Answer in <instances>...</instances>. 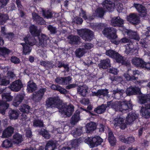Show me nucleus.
Wrapping results in <instances>:
<instances>
[{
	"label": "nucleus",
	"instance_id": "obj_1",
	"mask_svg": "<svg viewBox=\"0 0 150 150\" xmlns=\"http://www.w3.org/2000/svg\"><path fill=\"white\" fill-rule=\"evenodd\" d=\"M47 107H54L59 109V112L62 117H70L74 111V107L71 104L67 105L63 103L58 97L50 98L46 101Z\"/></svg>",
	"mask_w": 150,
	"mask_h": 150
},
{
	"label": "nucleus",
	"instance_id": "obj_2",
	"mask_svg": "<svg viewBox=\"0 0 150 150\" xmlns=\"http://www.w3.org/2000/svg\"><path fill=\"white\" fill-rule=\"evenodd\" d=\"M103 5L104 10L102 8H98L95 11L96 14L94 15L100 17H102L104 15L105 11H111L113 10L115 6L119 12H121L123 10V5L122 4H118L117 5H115L110 0H105L103 2Z\"/></svg>",
	"mask_w": 150,
	"mask_h": 150
},
{
	"label": "nucleus",
	"instance_id": "obj_3",
	"mask_svg": "<svg viewBox=\"0 0 150 150\" xmlns=\"http://www.w3.org/2000/svg\"><path fill=\"white\" fill-rule=\"evenodd\" d=\"M108 106L114 109L116 111L119 110L123 112H126L132 110V104L126 101L122 102L111 101L107 103Z\"/></svg>",
	"mask_w": 150,
	"mask_h": 150
},
{
	"label": "nucleus",
	"instance_id": "obj_4",
	"mask_svg": "<svg viewBox=\"0 0 150 150\" xmlns=\"http://www.w3.org/2000/svg\"><path fill=\"white\" fill-rule=\"evenodd\" d=\"M30 33L34 36H38L39 43L37 44L39 46L43 47L46 46L47 43L49 41L48 38L44 34L39 35V32L37 30V28L34 25L30 27Z\"/></svg>",
	"mask_w": 150,
	"mask_h": 150
},
{
	"label": "nucleus",
	"instance_id": "obj_5",
	"mask_svg": "<svg viewBox=\"0 0 150 150\" xmlns=\"http://www.w3.org/2000/svg\"><path fill=\"white\" fill-rule=\"evenodd\" d=\"M24 40L25 43L21 44L23 46V52L24 54H28L31 52L32 48L27 45L32 46L36 43V41L34 37H30L29 35L25 37Z\"/></svg>",
	"mask_w": 150,
	"mask_h": 150
},
{
	"label": "nucleus",
	"instance_id": "obj_6",
	"mask_svg": "<svg viewBox=\"0 0 150 150\" xmlns=\"http://www.w3.org/2000/svg\"><path fill=\"white\" fill-rule=\"evenodd\" d=\"M119 42L122 43H129V44L125 45L126 47L125 52L127 54H132L137 49V46L135 45L133 43L131 42L130 39L126 37L122 38Z\"/></svg>",
	"mask_w": 150,
	"mask_h": 150
},
{
	"label": "nucleus",
	"instance_id": "obj_7",
	"mask_svg": "<svg viewBox=\"0 0 150 150\" xmlns=\"http://www.w3.org/2000/svg\"><path fill=\"white\" fill-rule=\"evenodd\" d=\"M78 34L83 40L90 41L93 37V32L88 29H81L77 30Z\"/></svg>",
	"mask_w": 150,
	"mask_h": 150
},
{
	"label": "nucleus",
	"instance_id": "obj_8",
	"mask_svg": "<svg viewBox=\"0 0 150 150\" xmlns=\"http://www.w3.org/2000/svg\"><path fill=\"white\" fill-rule=\"evenodd\" d=\"M85 142L90 145L91 147H93L100 145L103 142V139L100 137L96 136L94 137H88Z\"/></svg>",
	"mask_w": 150,
	"mask_h": 150
},
{
	"label": "nucleus",
	"instance_id": "obj_9",
	"mask_svg": "<svg viewBox=\"0 0 150 150\" xmlns=\"http://www.w3.org/2000/svg\"><path fill=\"white\" fill-rule=\"evenodd\" d=\"M103 34L110 39H114L117 38L116 30L113 28H105L103 31Z\"/></svg>",
	"mask_w": 150,
	"mask_h": 150
},
{
	"label": "nucleus",
	"instance_id": "obj_10",
	"mask_svg": "<svg viewBox=\"0 0 150 150\" xmlns=\"http://www.w3.org/2000/svg\"><path fill=\"white\" fill-rule=\"evenodd\" d=\"M125 118L122 115L117 116L112 121V123L115 127L119 126L122 129H124L126 127V125L124 123Z\"/></svg>",
	"mask_w": 150,
	"mask_h": 150
},
{
	"label": "nucleus",
	"instance_id": "obj_11",
	"mask_svg": "<svg viewBox=\"0 0 150 150\" xmlns=\"http://www.w3.org/2000/svg\"><path fill=\"white\" fill-rule=\"evenodd\" d=\"M140 115L145 118L150 117V104H147L141 107L140 111Z\"/></svg>",
	"mask_w": 150,
	"mask_h": 150
},
{
	"label": "nucleus",
	"instance_id": "obj_12",
	"mask_svg": "<svg viewBox=\"0 0 150 150\" xmlns=\"http://www.w3.org/2000/svg\"><path fill=\"white\" fill-rule=\"evenodd\" d=\"M126 19L127 21L133 24H138L140 22L139 17L135 13H131L127 16Z\"/></svg>",
	"mask_w": 150,
	"mask_h": 150
},
{
	"label": "nucleus",
	"instance_id": "obj_13",
	"mask_svg": "<svg viewBox=\"0 0 150 150\" xmlns=\"http://www.w3.org/2000/svg\"><path fill=\"white\" fill-rule=\"evenodd\" d=\"M46 91L45 88H42L38 91L35 92L33 94V99L37 102L40 101L42 98Z\"/></svg>",
	"mask_w": 150,
	"mask_h": 150
},
{
	"label": "nucleus",
	"instance_id": "obj_14",
	"mask_svg": "<svg viewBox=\"0 0 150 150\" xmlns=\"http://www.w3.org/2000/svg\"><path fill=\"white\" fill-rule=\"evenodd\" d=\"M134 6L139 12L141 16L145 17L148 16L146 9L142 5L139 4H134Z\"/></svg>",
	"mask_w": 150,
	"mask_h": 150
},
{
	"label": "nucleus",
	"instance_id": "obj_15",
	"mask_svg": "<svg viewBox=\"0 0 150 150\" xmlns=\"http://www.w3.org/2000/svg\"><path fill=\"white\" fill-rule=\"evenodd\" d=\"M22 87L23 85L21 81L18 80L11 84L8 87L13 91L18 92L21 90Z\"/></svg>",
	"mask_w": 150,
	"mask_h": 150
},
{
	"label": "nucleus",
	"instance_id": "obj_16",
	"mask_svg": "<svg viewBox=\"0 0 150 150\" xmlns=\"http://www.w3.org/2000/svg\"><path fill=\"white\" fill-rule=\"evenodd\" d=\"M122 32L124 34L127 33L129 38L131 39H134L136 40H139V36L136 32L126 29H124Z\"/></svg>",
	"mask_w": 150,
	"mask_h": 150
},
{
	"label": "nucleus",
	"instance_id": "obj_17",
	"mask_svg": "<svg viewBox=\"0 0 150 150\" xmlns=\"http://www.w3.org/2000/svg\"><path fill=\"white\" fill-rule=\"evenodd\" d=\"M71 80V78L68 76L64 77H57L55 79V81L58 84L64 85L69 83Z\"/></svg>",
	"mask_w": 150,
	"mask_h": 150
},
{
	"label": "nucleus",
	"instance_id": "obj_18",
	"mask_svg": "<svg viewBox=\"0 0 150 150\" xmlns=\"http://www.w3.org/2000/svg\"><path fill=\"white\" fill-rule=\"evenodd\" d=\"M140 89L136 86H131L127 88L126 91V94L129 96L140 94Z\"/></svg>",
	"mask_w": 150,
	"mask_h": 150
},
{
	"label": "nucleus",
	"instance_id": "obj_19",
	"mask_svg": "<svg viewBox=\"0 0 150 150\" xmlns=\"http://www.w3.org/2000/svg\"><path fill=\"white\" fill-rule=\"evenodd\" d=\"M25 96L23 93L17 94L15 97L13 105L15 106H18L22 101Z\"/></svg>",
	"mask_w": 150,
	"mask_h": 150
},
{
	"label": "nucleus",
	"instance_id": "obj_20",
	"mask_svg": "<svg viewBox=\"0 0 150 150\" xmlns=\"http://www.w3.org/2000/svg\"><path fill=\"white\" fill-rule=\"evenodd\" d=\"M123 23V20L121 19L119 16L114 17L111 20V24L113 26H121Z\"/></svg>",
	"mask_w": 150,
	"mask_h": 150
},
{
	"label": "nucleus",
	"instance_id": "obj_21",
	"mask_svg": "<svg viewBox=\"0 0 150 150\" xmlns=\"http://www.w3.org/2000/svg\"><path fill=\"white\" fill-rule=\"evenodd\" d=\"M14 128L11 126L6 128L3 132L2 137L6 138L11 136L13 132Z\"/></svg>",
	"mask_w": 150,
	"mask_h": 150
},
{
	"label": "nucleus",
	"instance_id": "obj_22",
	"mask_svg": "<svg viewBox=\"0 0 150 150\" xmlns=\"http://www.w3.org/2000/svg\"><path fill=\"white\" fill-rule=\"evenodd\" d=\"M69 42L71 44H78L80 42V38L77 36L70 35L67 37Z\"/></svg>",
	"mask_w": 150,
	"mask_h": 150
},
{
	"label": "nucleus",
	"instance_id": "obj_23",
	"mask_svg": "<svg viewBox=\"0 0 150 150\" xmlns=\"http://www.w3.org/2000/svg\"><path fill=\"white\" fill-rule=\"evenodd\" d=\"M37 89V87L36 85L33 81H30L28 82L27 89L28 92L29 93H32L33 91L36 90Z\"/></svg>",
	"mask_w": 150,
	"mask_h": 150
},
{
	"label": "nucleus",
	"instance_id": "obj_24",
	"mask_svg": "<svg viewBox=\"0 0 150 150\" xmlns=\"http://www.w3.org/2000/svg\"><path fill=\"white\" fill-rule=\"evenodd\" d=\"M32 16L33 18L34 21L38 24L40 25H42L45 24V21L43 18L40 17L36 13H33Z\"/></svg>",
	"mask_w": 150,
	"mask_h": 150
},
{
	"label": "nucleus",
	"instance_id": "obj_25",
	"mask_svg": "<svg viewBox=\"0 0 150 150\" xmlns=\"http://www.w3.org/2000/svg\"><path fill=\"white\" fill-rule=\"evenodd\" d=\"M137 115L134 113H130L126 117V122L127 124H130L137 117Z\"/></svg>",
	"mask_w": 150,
	"mask_h": 150
},
{
	"label": "nucleus",
	"instance_id": "obj_26",
	"mask_svg": "<svg viewBox=\"0 0 150 150\" xmlns=\"http://www.w3.org/2000/svg\"><path fill=\"white\" fill-rule=\"evenodd\" d=\"M100 68L103 69H106L108 67L110 66V60L108 59H106L105 60H102L100 63L98 64Z\"/></svg>",
	"mask_w": 150,
	"mask_h": 150
},
{
	"label": "nucleus",
	"instance_id": "obj_27",
	"mask_svg": "<svg viewBox=\"0 0 150 150\" xmlns=\"http://www.w3.org/2000/svg\"><path fill=\"white\" fill-rule=\"evenodd\" d=\"M86 132L89 133L93 131L96 129V125L94 122H91L88 123L86 126Z\"/></svg>",
	"mask_w": 150,
	"mask_h": 150
},
{
	"label": "nucleus",
	"instance_id": "obj_28",
	"mask_svg": "<svg viewBox=\"0 0 150 150\" xmlns=\"http://www.w3.org/2000/svg\"><path fill=\"white\" fill-rule=\"evenodd\" d=\"M148 31L146 32L145 34L143 35L144 38L143 40L141 39L140 41V43L142 44V46L143 47L146 48H147V45L145 43L146 40L147 38L150 36V35H148L149 34H150V27L148 28Z\"/></svg>",
	"mask_w": 150,
	"mask_h": 150
},
{
	"label": "nucleus",
	"instance_id": "obj_29",
	"mask_svg": "<svg viewBox=\"0 0 150 150\" xmlns=\"http://www.w3.org/2000/svg\"><path fill=\"white\" fill-rule=\"evenodd\" d=\"M88 89L87 86L84 85L79 86L77 88V91L80 94L83 96H85L86 95Z\"/></svg>",
	"mask_w": 150,
	"mask_h": 150
},
{
	"label": "nucleus",
	"instance_id": "obj_30",
	"mask_svg": "<svg viewBox=\"0 0 150 150\" xmlns=\"http://www.w3.org/2000/svg\"><path fill=\"white\" fill-rule=\"evenodd\" d=\"M9 116L11 120L17 119L19 115V111L18 110H11L9 111Z\"/></svg>",
	"mask_w": 150,
	"mask_h": 150
},
{
	"label": "nucleus",
	"instance_id": "obj_31",
	"mask_svg": "<svg viewBox=\"0 0 150 150\" xmlns=\"http://www.w3.org/2000/svg\"><path fill=\"white\" fill-rule=\"evenodd\" d=\"M79 112L76 111L71 118L70 123L71 125H74L80 120Z\"/></svg>",
	"mask_w": 150,
	"mask_h": 150
},
{
	"label": "nucleus",
	"instance_id": "obj_32",
	"mask_svg": "<svg viewBox=\"0 0 150 150\" xmlns=\"http://www.w3.org/2000/svg\"><path fill=\"white\" fill-rule=\"evenodd\" d=\"M108 93L107 89L99 90L97 92H92V95L93 96H96L98 97H100L101 96H105Z\"/></svg>",
	"mask_w": 150,
	"mask_h": 150
},
{
	"label": "nucleus",
	"instance_id": "obj_33",
	"mask_svg": "<svg viewBox=\"0 0 150 150\" xmlns=\"http://www.w3.org/2000/svg\"><path fill=\"white\" fill-rule=\"evenodd\" d=\"M23 141V138L21 135L18 133H16L13 137V142L17 144L21 143Z\"/></svg>",
	"mask_w": 150,
	"mask_h": 150
},
{
	"label": "nucleus",
	"instance_id": "obj_34",
	"mask_svg": "<svg viewBox=\"0 0 150 150\" xmlns=\"http://www.w3.org/2000/svg\"><path fill=\"white\" fill-rule=\"evenodd\" d=\"M9 107L8 103L0 100V113L2 114L5 113V110Z\"/></svg>",
	"mask_w": 150,
	"mask_h": 150
},
{
	"label": "nucleus",
	"instance_id": "obj_35",
	"mask_svg": "<svg viewBox=\"0 0 150 150\" xmlns=\"http://www.w3.org/2000/svg\"><path fill=\"white\" fill-rule=\"evenodd\" d=\"M132 63L137 67H141L144 61L140 58L134 57L132 59Z\"/></svg>",
	"mask_w": 150,
	"mask_h": 150
},
{
	"label": "nucleus",
	"instance_id": "obj_36",
	"mask_svg": "<svg viewBox=\"0 0 150 150\" xmlns=\"http://www.w3.org/2000/svg\"><path fill=\"white\" fill-rule=\"evenodd\" d=\"M112 93L114 95L115 98L118 99L121 98L123 94L125 93V91L123 90H120L117 89L116 90H113Z\"/></svg>",
	"mask_w": 150,
	"mask_h": 150
},
{
	"label": "nucleus",
	"instance_id": "obj_37",
	"mask_svg": "<svg viewBox=\"0 0 150 150\" xmlns=\"http://www.w3.org/2000/svg\"><path fill=\"white\" fill-rule=\"evenodd\" d=\"M107 106L106 105L102 104L94 109V111L98 114H101L105 111Z\"/></svg>",
	"mask_w": 150,
	"mask_h": 150
},
{
	"label": "nucleus",
	"instance_id": "obj_38",
	"mask_svg": "<svg viewBox=\"0 0 150 150\" xmlns=\"http://www.w3.org/2000/svg\"><path fill=\"white\" fill-rule=\"evenodd\" d=\"M150 100L149 95H142L139 98V102L141 104H144Z\"/></svg>",
	"mask_w": 150,
	"mask_h": 150
},
{
	"label": "nucleus",
	"instance_id": "obj_39",
	"mask_svg": "<svg viewBox=\"0 0 150 150\" xmlns=\"http://www.w3.org/2000/svg\"><path fill=\"white\" fill-rule=\"evenodd\" d=\"M86 52L84 49L79 48L76 50L75 55L76 57L80 58L82 57Z\"/></svg>",
	"mask_w": 150,
	"mask_h": 150
},
{
	"label": "nucleus",
	"instance_id": "obj_40",
	"mask_svg": "<svg viewBox=\"0 0 150 150\" xmlns=\"http://www.w3.org/2000/svg\"><path fill=\"white\" fill-rule=\"evenodd\" d=\"M10 52V50L5 47L0 48V55L6 57Z\"/></svg>",
	"mask_w": 150,
	"mask_h": 150
},
{
	"label": "nucleus",
	"instance_id": "obj_41",
	"mask_svg": "<svg viewBox=\"0 0 150 150\" xmlns=\"http://www.w3.org/2000/svg\"><path fill=\"white\" fill-rule=\"evenodd\" d=\"M79 15L80 16L82 17L85 20L89 19V20H92L94 19V16H89L88 18L86 13L82 9H81V12L79 13Z\"/></svg>",
	"mask_w": 150,
	"mask_h": 150
},
{
	"label": "nucleus",
	"instance_id": "obj_42",
	"mask_svg": "<svg viewBox=\"0 0 150 150\" xmlns=\"http://www.w3.org/2000/svg\"><path fill=\"white\" fill-rule=\"evenodd\" d=\"M55 145L52 141H50L46 144L45 150H54Z\"/></svg>",
	"mask_w": 150,
	"mask_h": 150
},
{
	"label": "nucleus",
	"instance_id": "obj_43",
	"mask_svg": "<svg viewBox=\"0 0 150 150\" xmlns=\"http://www.w3.org/2000/svg\"><path fill=\"white\" fill-rule=\"evenodd\" d=\"M30 108V107L28 105L24 104L21 106L20 110L23 112H26L28 113L29 112Z\"/></svg>",
	"mask_w": 150,
	"mask_h": 150
},
{
	"label": "nucleus",
	"instance_id": "obj_44",
	"mask_svg": "<svg viewBox=\"0 0 150 150\" xmlns=\"http://www.w3.org/2000/svg\"><path fill=\"white\" fill-rule=\"evenodd\" d=\"M1 145L6 148L10 147L12 146V142L10 139H6L3 142Z\"/></svg>",
	"mask_w": 150,
	"mask_h": 150
},
{
	"label": "nucleus",
	"instance_id": "obj_45",
	"mask_svg": "<svg viewBox=\"0 0 150 150\" xmlns=\"http://www.w3.org/2000/svg\"><path fill=\"white\" fill-rule=\"evenodd\" d=\"M2 97L3 100L7 101H11L13 97L11 96L10 93H4L2 95Z\"/></svg>",
	"mask_w": 150,
	"mask_h": 150
},
{
	"label": "nucleus",
	"instance_id": "obj_46",
	"mask_svg": "<svg viewBox=\"0 0 150 150\" xmlns=\"http://www.w3.org/2000/svg\"><path fill=\"white\" fill-rule=\"evenodd\" d=\"M117 53L112 50H109L106 51V54L109 57L114 59L116 56H117Z\"/></svg>",
	"mask_w": 150,
	"mask_h": 150
},
{
	"label": "nucleus",
	"instance_id": "obj_47",
	"mask_svg": "<svg viewBox=\"0 0 150 150\" xmlns=\"http://www.w3.org/2000/svg\"><path fill=\"white\" fill-rule=\"evenodd\" d=\"M39 133L45 139H49L50 137V135L48 132L44 129H42Z\"/></svg>",
	"mask_w": 150,
	"mask_h": 150
},
{
	"label": "nucleus",
	"instance_id": "obj_48",
	"mask_svg": "<svg viewBox=\"0 0 150 150\" xmlns=\"http://www.w3.org/2000/svg\"><path fill=\"white\" fill-rule=\"evenodd\" d=\"M40 9V11H42V16L44 18H45L48 19L51 18L52 17V14L49 11H47L45 12L42 8H41Z\"/></svg>",
	"mask_w": 150,
	"mask_h": 150
},
{
	"label": "nucleus",
	"instance_id": "obj_49",
	"mask_svg": "<svg viewBox=\"0 0 150 150\" xmlns=\"http://www.w3.org/2000/svg\"><path fill=\"white\" fill-rule=\"evenodd\" d=\"M117 56L115 57V59L116 61L119 63L121 64L122 65H124L125 64V62L123 57H122L118 53H117Z\"/></svg>",
	"mask_w": 150,
	"mask_h": 150
},
{
	"label": "nucleus",
	"instance_id": "obj_50",
	"mask_svg": "<svg viewBox=\"0 0 150 150\" xmlns=\"http://www.w3.org/2000/svg\"><path fill=\"white\" fill-rule=\"evenodd\" d=\"M33 126L35 127H42L44 126L43 122L39 120H35L33 122Z\"/></svg>",
	"mask_w": 150,
	"mask_h": 150
},
{
	"label": "nucleus",
	"instance_id": "obj_51",
	"mask_svg": "<svg viewBox=\"0 0 150 150\" xmlns=\"http://www.w3.org/2000/svg\"><path fill=\"white\" fill-rule=\"evenodd\" d=\"M81 133V130L79 129H76L75 130H73L71 132V134L74 137L80 136Z\"/></svg>",
	"mask_w": 150,
	"mask_h": 150
},
{
	"label": "nucleus",
	"instance_id": "obj_52",
	"mask_svg": "<svg viewBox=\"0 0 150 150\" xmlns=\"http://www.w3.org/2000/svg\"><path fill=\"white\" fill-rule=\"evenodd\" d=\"M8 19V17L7 15L0 14V24H3Z\"/></svg>",
	"mask_w": 150,
	"mask_h": 150
},
{
	"label": "nucleus",
	"instance_id": "obj_53",
	"mask_svg": "<svg viewBox=\"0 0 150 150\" xmlns=\"http://www.w3.org/2000/svg\"><path fill=\"white\" fill-rule=\"evenodd\" d=\"M103 25V24L102 23H95L92 25H91V27L93 29L98 30L102 28V26Z\"/></svg>",
	"mask_w": 150,
	"mask_h": 150
},
{
	"label": "nucleus",
	"instance_id": "obj_54",
	"mask_svg": "<svg viewBox=\"0 0 150 150\" xmlns=\"http://www.w3.org/2000/svg\"><path fill=\"white\" fill-rule=\"evenodd\" d=\"M141 67L146 70H150V62H146L144 61Z\"/></svg>",
	"mask_w": 150,
	"mask_h": 150
},
{
	"label": "nucleus",
	"instance_id": "obj_55",
	"mask_svg": "<svg viewBox=\"0 0 150 150\" xmlns=\"http://www.w3.org/2000/svg\"><path fill=\"white\" fill-rule=\"evenodd\" d=\"M124 76L128 81H132L134 80H137V78L135 77L134 76H130L129 74H125L124 75Z\"/></svg>",
	"mask_w": 150,
	"mask_h": 150
},
{
	"label": "nucleus",
	"instance_id": "obj_56",
	"mask_svg": "<svg viewBox=\"0 0 150 150\" xmlns=\"http://www.w3.org/2000/svg\"><path fill=\"white\" fill-rule=\"evenodd\" d=\"M81 142L79 139H74L71 142V145L72 147H76L78 146V144Z\"/></svg>",
	"mask_w": 150,
	"mask_h": 150
},
{
	"label": "nucleus",
	"instance_id": "obj_57",
	"mask_svg": "<svg viewBox=\"0 0 150 150\" xmlns=\"http://www.w3.org/2000/svg\"><path fill=\"white\" fill-rule=\"evenodd\" d=\"M48 29L50 30L51 33L55 34L57 32L56 28L53 27L51 25H49L47 27Z\"/></svg>",
	"mask_w": 150,
	"mask_h": 150
},
{
	"label": "nucleus",
	"instance_id": "obj_58",
	"mask_svg": "<svg viewBox=\"0 0 150 150\" xmlns=\"http://www.w3.org/2000/svg\"><path fill=\"white\" fill-rule=\"evenodd\" d=\"M11 60L12 62L15 64H18L20 62L19 59L15 56L12 57L11 59Z\"/></svg>",
	"mask_w": 150,
	"mask_h": 150
},
{
	"label": "nucleus",
	"instance_id": "obj_59",
	"mask_svg": "<svg viewBox=\"0 0 150 150\" xmlns=\"http://www.w3.org/2000/svg\"><path fill=\"white\" fill-rule=\"evenodd\" d=\"M74 21H73L75 22L76 23L78 24H80L82 23L83 20L82 19L78 16H76L74 18Z\"/></svg>",
	"mask_w": 150,
	"mask_h": 150
},
{
	"label": "nucleus",
	"instance_id": "obj_60",
	"mask_svg": "<svg viewBox=\"0 0 150 150\" xmlns=\"http://www.w3.org/2000/svg\"><path fill=\"white\" fill-rule=\"evenodd\" d=\"M135 141V139L134 137H131L126 138L125 143L130 144L133 143Z\"/></svg>",
	"mask_w": 150,
	"mask_h": 150
},
{
	"label": "nucleus",
	"instance_id": "obj_61",
	"mask_svg": "<svg viewBox=\"0 0 150 150\" xmlns=\"http://www.w3.org/2000/svg\"><path fill=\"white\" fill-rule=\"evenodd\" d=\"M9 0H0V8L5 6L9 1Z\"/></svg>",
	"mask_w": 150,
	"mask_h": 150
},
{
	"label": "nucleus",
	"instance_id": "obj_62",
	"mask_svg": "<svg viewBox=\"0 0 150 150\" xmlns=\"http://www.w3.org/2000/svg\"><path fill=\"white\" fill-rule=\"evenodd\" d=\"M26 133V135L28 138H30L32 136V132L30 129L28 128L25 130Z\"/></svg>",
	"mask_w": 150,
	"mask_h": 150
},
{
	"label": "nucleus",
	"instance_id": "obj_63",
	"mask_svg": "<svg viewBox=\"0 0 150 150\" xmlns=\"http://www.w3.org/2000/svg\"><path fill=\"white\" fill-rule=\"evenodd\" d=\"M93 63L92 62L90 59L89 58H88L86 62H83V64L85 66H87L88 67L89 66L91 65Z\"/></svg>",
	"mask_w": 150,
	"mask_h": 150
},
{
	"label": "nucleus",
	"instance_id": "obj_64",
	"mask_svg": "<svg viewBox=\"0 0 150 150\" xmlns=\"http://www.w3.org/2000/svg\"><path fill=\"white\" fill-rule=\"evenodd\" d=\"M109 72L110 73L116 75L117 74L118 71L116 68H112L109 69Z\"/></svg>",
	"mask_w": 150,
	"mask_h": 150
}]
</instances>
